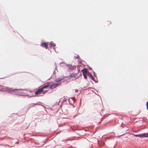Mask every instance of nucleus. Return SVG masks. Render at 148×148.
I'll return each instance as SVG.
<instances>
[{"instance_id": "nucleus-1", "label": "nucleus", "mask_w": 148, "mask_h": 148, "mask_svg": "<svg viewBox=\"0 0 148 148\" xmlns=\"http://www.w3.org/2000/svg\"><path fill=\"white\" fill-rule=\"evenodd\" d=\"M43 91V90L41 88H40L37 89L35 91V95H38L41 94Z\"/></svg>"}, {"instance_id": "nucleus-2", "label": "nucleus", "mask_w": 148, "mask_h": 148, "mask_svg": "<svg viewBox=\"0 0 148 148\" xmlns=\"http://www.w3.org/2000/svg\"><path fill=\"white\" fill-rule=\"evenodd\" d=\"M134 136L136 137H148V133H144L142 134H140L137 135H134Z\"/></svg>"}, {"instance_id": "nucleus-3", "label": "nucleus", "mask_w": 148, "mask_h": 148, "mask_svg": "<svg viewBox=\"0 0 148 148\" xmlns=\"http://www.w3.org/2000/svg\"><path fill=\"white\" fill-rule=\"evenodd\" d=\"M60 85L61 84L60 83L53 84L50 86V88L51 89H54Z\"/></svg>"}, {"instance_id": "nucleus-4", "label": "nucleus", "mask_w": 148, "mask_h": 148, "mask_svg": "<svg viewBox=\"0 0 148 148\" xmlns=\"http://www.w3.org/2000/svg\"><path fill=\"white\" fill-rule=\"evenodd\" d=\"M42 47H44L46 49L48 48V43L47 42H43L40 45Z\"/></svg>"}, {"instance_id": "nucleus-5", "label": "nucleus", "mask_w": 148, "mask_h": 148, "mask_svg": "<svg viewBox=\"0 0 148 148\" xmlns=\"http://www.w3.org/2000/svg\"><path fill=\"white\" fill-rule=\"evenodd\" d=\"M63 77H59L55 80L56 82H59L64 79Z\"/></svg>"}, {"instance_id": "nucleus-6", "label": "nucleus", "mask_w": 148, "mask_h": 148, "mask_svg": "<svg viewBox=\"0 0 148 148\" xmlns=\"http://www.w3.org/2000/svg\"><path fill=\"white\" fill-rule=\"evenodd\" d=\"M50 86L49 83H47V84L41 87V88L43 89L45 88H46Z\"/></svg>"}, {"instance_id": "nucleus-7", "label": "nucleus", "mask_w": 148, "mask_h": 148, "mask_svg": "<svg viewBox=\"0 0 148 148\" xmlns=\"http://www.w3.org/2000/svg\"><path fill=\"white\" fill-rule=\"evenodd\" d=\"M83 74H85L87 72V70L86 69H83L82 70Z\"/></svg>"}, {"instance_id": "nucleus-8", "label": "nucleus", "mask_w": 148, "mask_h": 148, "mask_svg": "<svg viewBox=\"0 0 148 148\" xmlns=\"http://www.w3.org/2000/svg\"><path fill=\"white\" fill-rule=\"evenodd\" d=\"M50 46L51 47H54L55 46H56V45L55 43H52V42H51L50 44Z\"/></svg>"}, {"instance_id": "nucleus-9", "label": "nucleus", "mask_w": 148, "mask_h": 148, "mask_svg": "<svg viewBox=\"0 0 148 148\" xmlns=\"http://www.w3.org/2000/svg\"><path fill=\"white\" fill-rule=\"evenodd\" d=\"M90 77L91 79H92V80L94 79V77H93L92 75L91 74H90Z\"/></svg>"}, {"instance_id": "nucleus-10", "label": "nucleus", "mask_w": 148, "mask_h": 148, "mask_svg": "<svg viewBox=\"0 0 148 148\" xmlns=\"http://www.w3.org/2000/svg\"><path fill=\"white\" fill-rule=\"evenodd\" d=\"M84 77L85 79H87V76L85 74H83Z\"/></svg>"}, {"instance_id": "nucleus-11", "label": "nucleus", "mask_w": 148, "mask_h": 148, "mask_svg": "<svg viewBox=\"0 0 148 148\" xmlns=\"http://www.w3.org/2000/svg\"><path fill=\"white\" fill-rule=\"evenodd\" d=\"M48 90H46L43 92V95H44L45 94L46 92H47Z\"/></svg>"}, {"instance_id": "nucleus-12", "label": "nucleus", "mask_w": 148, "mask_h": 148, "mask_svg": "<svg viewBox=\"0 0 148 148\" xmlns=\"http://www.w3.org/2000/svg\"><path fill=\"white\" fill-rule=\"evenodd\" d=\"M107 24L108 25L111 24V22L109 21H108L107 22Z\"/></svg>"}, {"instance_id": "nucleus-13", "label": "nucleus", "mask_w": 148, "mask_h": 148, "mask_svg": "<svg viewBox=\"0 0 148 148\" xmlns=\"http://www.w3.org/2000/svg\"><path fill=\"white\" fill-rule=\"evenodd\" d=\"M147 108V110H148V102H147L146 103Z\"/></svg>"}, {"instance_id": "nucleus-14", "label": "nucleus", "mask_w": 148, "mask_h": 148, "mask_svg": "<svg viewBox=\"0 0 148 148\" xmlns=\"http://www.w3.org/2000/svg\"><path fill=\"white\" fill-rule=\"evenodd\" d=\"M78 57H79V56H77V58H78Z\"/></svg>"}, {"instance_id": "nucleus-15", "label": "nucleus", "mask_w": 148, "mask_h": 148, "mask_svg": "<svg viewBox=\"0 0 148 148\" xmlns=\"http://www.w3.org/2000/svg\"><path fill=\"white\" fill-rule=\"evenodd\" d=\"M1 90H1L0 89V91H1Z\"/></svg>"}, {"instance_id": "nucleus-16", "label": "nucleus", "mask_w": 148, "mask_h": 148, "mask_svg": "<svg viewBox=\"0 0 148 148\" xmlns=\"http://www.w3.org/2000/svg\"><path fill=\"white\" fill-rule=\"evenodd\" d=\"M35 105H37V104H35Z\"/></svg>"}]
</instances>
